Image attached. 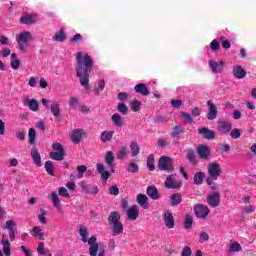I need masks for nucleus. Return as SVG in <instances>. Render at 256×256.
<instances>
[{
  "label": "nucleus",
  "mask_w": 256,
  "mask_h": 256,
  "mask_svg": "<svg viewBox=\"0 0 256 256\" xmlns=\"http://www.w3.org/2000/svg\"><path fill=\"white\" fill-rule=\"evenodd\" d=\"M76 62V76L79 77L82 87L89 89V73H91L93 68V59L89 54L78 52L76 54Z\"/></svg>",
  "instance_id": "obj_1"
},
{
  "label": "nucleus",
  "mask_w": 256,
  "mask_h": 256,
  "mask_svg": "<svg viewBox=\"0 0 256 256\" xmlns=\"http://www.w3.org/2000/svg\"><path fill=\"white\" fill-rule=\"evenodd\" d=\"M79 235L82 238L83 243H88L90 246L89 253L91 256H97V252L99 251V243H97V237L92 236L89 237V232L87 231V228H80Z\"/></svg>",
  "instance_id": "obj_2"
},
{
  "label": "nucleus",
  "mask_w": 256,
  "mask_h": 256,
  "mask_svg": "<svg viewBox=\"0 0 256 256\" xmlns=\"http://www.w3.org/2000/svg\"><path fill=\"white\" fill-rule=\"evenodd\" d=\"M108 223L111 226L113 235H121L123 233V223L121 222V215L118 212L110 213Z\"/></svg>",
  "instance_id": "obj_3"
},
{
  "label": "nucleus",
  "mask_w": 256,
  "mask_h": 256,
  "mask_svg": "<svg viewBox=\"0 0 256 256\" xmlns=\"http://www.w3.org/2000/svg\"><path fill=\"white\" fill-rule=\"evenodd\" d=\"M53 151L58 152H50L49 157L50 159H53V161H63L65 159V149H63V146L61 143L56 142L52 144Z\"/></svg>",
  "instance_id": "obj_4"
},
{
  "label": "nucleus",
  "mask_w": 256,
  "mask_h": 256,
  "mask_svg": "<svg viewBox=\"0 0 256 256\" xmlns=\"http://www.w3.org/2000/svg\"><path fill=\"white\" fill-rule=\"evenodd\" d=\"M33 39V35L29 31H22L16 36V42L20 51H25V46Z\"/></svg>",
  "instance_id": "obj_5"
},
{
  "label": "nucleus",
  "mask_w": 256,
  "mask_h": 256,
  "mask_svg": "<svg viewBox=\"0 0 256 256\" xmlns=\"http://www.w3.org/2000/svg\"><path fill=\"white\" fill-rule=\"evenodd\" d=\"M223 171L221 170V165L217 162H211L208 164V175L214 181H217L221 176Z\"/></svg>",
  "instance_id": "obj_6"
},
{
  "label": "nucleus",
  "mask_w": 256,
  "mask_h": 256,
  "mask_svg": "<svg viewBox=\"0 0 256 256\" xmlns=\"http://www.w3.org/2000/svg\"><path fill=\"white\" fill-rule=\"evenodd\" d=\"M161 171H173V160L170 157L162 156L158 161Z\"/></svg>",
  "instance_id": "obj_7"
},
{
  "label": "nucleus",
  "mask_w": 256,
  "mask_h": 256,
  "mask_svg": "<svg viewBox=\"0 0 256 256\" xmlns=\"http://www.w3.org/2000/svg\"><path fill=\"white\" fill-rule=\"evenodd\" d=\"M164 185L166 189H179L181 187V180H177L176 175H169Z\"/></svg>",
  "instance_id": "obj_8"
},
{
  "label": "nucleus",
  "mask_w": 256,
  "mask_h": 256,
  "mask_svg": "<svg viewBox=\"0 0 256 256\" xmlns=\"http://www.w3.org/2000/svg\"><path fill=\"white\" fill-rule=\"evenodd\" d=\"M50 200L54 209H56L57 213L63 215V208L61 207V199L59 198V194H57V192L55 191L51 192Z\"/></svg>",
  "instance_id": "obj_9"
},
{
  "label": "nucleus",
  "mask_w": 256,
  "mask_h": 256,
  "mask_svg": "<svg viewBox=\"0 0 256 256\" xmlns=\"http://www.w3.org/2000/svg\"><path fill=\"white\" fill-rule=\"evenodd\" d=\"M194 213L198 219H205V217L210 213L209 207L202 204H196L194 207Z\"/></svg>",
  "instance_id": "obj_10"
},
{
  "label": "nucleus",
  "mask_w": 256,
  "mask_h": 256,
  "mask_svg": "<svg viewBox=\"0 0 256 256\" xmlns=\"http://www.w3.org/2000/svg\"><path fill=\"white\" fill-rule=\"evenodd\" d=\"M163 221L167 229H173V227H175V217H173L171 211L164 212Z\"/></svg>",
  "instance_id": "obj_11"
},
{
  "label": "nucleus",
  "mask_w": 256,
  "mask_h": 256,
  "mask_svg": "<svg viewBox=\"0 0 256 256\" xmlns=\"http://www.w3.org/2000/svg\"><path fill=\"white\" fill-rule=\"evenodd\" d=\"M17 223L14 220H7L6 224L2 227V229H7L9 231L10 241H15V227Z\"/></svg>",
  "instance_id": "obj_12"
},
{
  "label": "nucleus",
  "mask_w": 256,
  "mask_h": 256,
  "mask_svg": "<svg viewBox=\"0 0 256 256\" xmlns=\"http://www.w3.org/2000/svg\"><path fill=\"white\" fill-rule=\"evenodd\" d=\"M207 203L210 207H219L221 203V195L217 192H213L212 194L208 195Z\"/></svg>",
  "instance_id": "obj_13"
},
{
  "label": "nucleus",
  "mask_w": 256,
  "mask_h": 256,
  "mask_svg": "<svg viewBox=\"0 0 256 256\" xmlns=\"http://www.w3.org/2000/svg\"><path fill=\"white\" fill-rule=\"evenodd\" d=\"M24 107H28L30 111H39V102L36 99L24 98L22 100Z\"/></svg>",
  "instance_id": "obj_14"
},
{
  "label": "nucleus",
  "mask_w": 256,
  "mask_h": 256,
  "mask_svg": "<svg viewBox=\"0 0 256 256\" xmlns=\"http://www.w3.org/2000/svg\"><path fill=\"white\" fill-rule=\"evenodd\" d=\"M225 65V62L223 60L217 62L215 60H210L209 61V67L212 71V73H221L223 71V67Z\"/></svg>",
  "instance_id": "obj_15"
},
{
  "label": "nucleus",
  "mask_w": 256,
  "mask_h": 256,
  "mask_svg": "<svg viewBox=\"0 0 256 256\" xmlns=\"http://www.w3.org/2000/svg\"><path fill=\"white\" fill-rule=\"evenodd\" d=\"M126 215L128 221H137L139 218V208L137 206H131L127 210Z\"/></svg>",
  "instance_id": "obj_16"
},
{
  "label": "nucleus",
  "mask_w": 256,
  "mask_h": 256,
  "mask_svg": "<svg viewBox=\"0 0 256 256\" xmlns=\"http://www.w3.org/2000/svg\"><path fill=\"white\" fill-rule=\"evenodd\" d=\"M30 235L40 241H45V234H43V228L41 226H34L30 230Z\"/></svg>",
  "instance_id": "obj_17"
},
{
  "label": "nucleus",
  "mask_w": 256,
  "mask_h": 256,
  "mask_svg": "<svg viewBox=\"0 0 256 256\" xmlns=\"http://www.w3.org/2000/svg\"><path fill=\"white\" fill-rule=\"evenodd\" d=\"M38 17L35 14H26L20 18V23L24 25H33V23H37Z\"/></svg>",
  "instance_id": "obj_18"
},
{
  "label": "nucleus",
  "mask_w": 256,
  "mask_h": 256,
  "mask_svg": "<svg viewBox=\"0 0 256 256\" xmlns=\"http://www.w3.org/2000/svg\"><path fill=\"white\" fill-rule=\"evenodd\" d=\"M233 128V124L227 121H219L218 122V131L219 133L227 134Z\"/></svg>",
  "instance_id": "obj_19"
},
{
  "label": "nucleus",
  "mask_w": 256,
  "mask_h": 256,
  "mask_svg": "<svg viewBox=\"0 0 256 256\" xmlns=\"http://www.w3.org/2000/svg\"><path fill=\"white\" fill-rule=\"evenodd\" d=\"M207 106L210 109L207 114V119H209V121H213V119H217V107H215V104H213L211 100H208Z\"/></svg>",
  "instance_id": "obj_20"
},
{
  "label": "nucleus",
  "mask_w": 256,
  "mask_h": 256,
  "mask_svg": "<svg viewBox=\"0 0 256 256\" xmlns=\"http://www.w3.org/2000/svg\"><path fill=\"white\" fill-rule=\"evenodd\" d=\"M2 246H3V253L5 256H11V242H9V239L7 236L3 235L2 236Z\"/></svg>",
  "instance_id": "obj_21"
},
{
  "label": "nucleus",
  "mask_w": 256,
  "mask_h": 256,
  "mask_svg": "<svg viewBox=\"0 0 256 256\" xmlns=\"http://www.w3.org/2000/svg\"><path fill=\"white\" fill-rule=\"evenodd\" d=\"M114 161H115V155L113 154V152L108 151L106 152L105 155V163L106 165H108V167L111 168V173H115V168H114Z\"/></svg>",
  "instance_id": "obj_22"
},
{
  "label": "nucleus",
  "mask_w": 256,
  "mask_h": 256,
  "mask_svg": "<svg viewBox=\"0 0 256 256\" xmlns=\"http://www.w3.org/2000/svg\"><path fill=\"white\" fill-rule=\"evenodd\" d=\"M30 155L37 167H41V154H39V150L37 147L33 146L30 152Z\"/></svg>",
  "instance_id": "obj_23"
},
{
  "label": "nucleus",
  "mask_w": 256,
  "mask_h": 256,
  "mask_svg": "<svg viewBox=\"0 0 256 256\" xmlns=\"http://www.w3.org/2000/svg\"><path fill=\"white\" fill-rule=\"evenodd\" d=\"M197 153L200 159H207L209 155H211V152L209 151V147H207L206 145H199L197 147Z\"/></svg>",
  "instance_id": "obj_24"
},
{
  "label": "nucleus",
  "mask_w": 256,
  "mask_h": 256,
  "mask_svg": "<svg viewBox=\"0 0 256 256\" xmlns=\"http://www.w3.org/2000/svg\"><path fill=\"white\" fill-rule=\"evenodd\" d=\"M232 73L236 79H244L247 76V72L240 65L234 66Z\"/></svg>",
  "instance_id": "obj_25"
},
{
  "label": "nucleus",
  "mask_w": 256,
  "mask_h": 256,
  "mask_svg": "<svg viewBox=\"0 0 256 256\" xmlns=\"http://www.w3.org/2000/svg\"><path fill=\"white\" fill-rule=\"evenodd\" d=\"M96 169L98 173H100L103 181H107V179L111 177V173L109 171H105V165H103V163H98L96 165Z\"/></svg>",
  "instance_id": "obj_26"
},
{
  "label": "nucleus",
  "mask_w": 256,
  "mask_h": 256,
  "mask_svg": "<svg viewBox=\"0 0 256 256\" xmlns=\"http://www.w3.org/2000/svg\"><path fill=\"white\" fill-rule=\"evenodd\" d=\"M146 193L150 199H153L154 201H157L161 196L159 195V190H157V187L155 186H149L146 190Z\"/></svg>",
  "instance_id": "obj_27"
},
{
  "label": "nucleus",
  "mask_w": 256,
  "mask_h": 256,
  "mask_svg": "<svg viewBox=\"0 0 256 256\" xmlns=\"http://www.w3.org/2000/svg\"><path fill=\"white\" fill-rule=\"evenodd\" d=\"M50 111L54 117H61V104L58 101H53L50 105Z\"/></svg>",
  "instance_id": "obj_28"
},
{
  "label": "nucleus",
  "mask_w": 256,
  "mask_h": 256,
  "mask_svg": "<svg viewBox=\"0 0 256 256\" xmlns=\"http://www.w3.org/2000/svg\"><path fill=\"white\" fill-rule=\"evenodd\" d=\"M114 135H115V131L105 130L100 134V141L102 143H107V142L111 141V139H113Z\"/></svg>",
  "instance_id": "obj_29"
},
{
  "label": "nucleus",
  "mask_w": 256,
  "mask_h": 256,
  "mask_svg": "<svg viewBox=\"0 0 256 256\" xmlns=\"http://www.w3.org/2000/svg\"><path fill=\"white\" fill-rule=\"evenodd\" d=\"M111 121L115 127H123L125 125V120H123V117H121L119 114H113Z\"/></svg>",
  "instance_id": "obj_30"
},
{
  "label": "nucleus",
  "mask_w": 256,
  "mask_h": 256,
  "mask_svg": "<svg viewBox=\"0 0 256 256\" xmlns=\"http://www.w3.org/2000/svg\"><path fill=\"white\" fill-rule=\"evenodd\" d=\"M136 201L140 207L143 209H147V202L149 201V198L145 194H138L136 197Z\"/></svg>",
  "instance_id": "obj_31"
},
{
  "label": "nucleus",
  "mask_w": 256,
  "mask_h": 256,
  "mask_svg": "<svg viewBox=\"0 0 256 256\" xmlns=\"http://www.w3.org/2000/svg\"><path fill=\"white\" fill-rule=\"evenodd\" d=\"M135 91L136 93H139L140 95H143L144 97H147V95H149V89H147V85L145 84H137L135 86Z\"/></svg>",
  "instance_id": "obj_32"
},
{
  "label": "nucleus",
  "mask_w": 256,
  "mask_h": 256,
  "mask_svg": "<svg viewBox=\"0 0 256 256\" xmlns=\"http://www.w3.org/2000/svg\"><path fill=\"white\" fill-rule=\"evenodd\" d=\"M81 137H83V130H73L72 131V135H71V141L72 143H79V141H81Z\"/></svg>",
  "instance_id": "obj_33"
},
{
  "label": "nucleus",
  "mask_w": 256,
  "mask_h": 256,
  "mask_svg": "<svg viewBox=\"0 0 256 256\" xmlns=\"http://www.w3.org/2000/svg\"><path fill=\"white\" fill-rule=\"evenodd\" d=\"M200 135H204L205 139H215V132L207 129V128H202L198 131Z\"/></svg>",
  "instance_id": "obj_34"
},
{
  "label": "nucleus",
  "mask_w": 256,
  "mask_h": 256,
  "mask_svg": "<svg viewBox=\"0 0 256 256\" xmlns=\"http://www.w3.org/2000/svg\"><path fill=\"white\" fill-rule=\"evenodd\" d=\"M21 67V61L17 59V54L12 53L11 54V68L14 69V71H17Z\"/></svg>",
  "instance_id": "obj_35"
},
{
  "label": "nucleus",
  "mask_w": 256,
  "mask_h": 256,
  "mask_svg": "<svg viewBox=\"0 0 256 256\" xmlns=\"http://www.w3.org/2000/svg\"><path fill=\"white\" fill-rule=\"evenodd\" d=\"M170 200H171L172 207H175L183 201V198L181 197V194L175 193L170 196Z\"/></svg>",
  "instance_id": "obj_36"
},
{
  "label": "nucleus",
  "mask_w": 256,
  "mask_h": 256,
  "mask_svg": "<svg viewBox=\"0 0 256 256\" xmlns=\"http://www.w3.org/2000/svg\"><path fill=\"white\" fill-rule=\"evenodd\" d=\"M131 157H137L139 155L141 149L139 148V144L137 142H132L130 144Z\"/></svg>",
  "instance_id": "obj_37"
},
{
  "label": "nucleus",
  "mask_w": 256,
  "mask_h": 256,
  "mask_svg": "<svg viewBox=\"0 0 256 256\" xmlns=\"http://www.w3.org/2000/svg\"><path fill=\"white\" fill-rule=\"evenodd\" d=\"M255 211H256V206L253 204H249V205L242 207V213L244 215H251V214L255 213Z\"/></svg>",
  "instance_id": "obj_38"
},
{
  "label": "nucleus",
  "mask_w": 256,
  "mask_h": 256,
  "mask_svg": "<svg viewBox=\"0 0 256 256\" xmlns=\"http://www.w3.org/2000/svg\"><path fill=\"white\" fill-rule=\"evenodd\" d=\"M45 170H46V173H48V175L55 177V167L53 166V162L46 161L45 162Z\"/></svg>",
  "instance_id": "obj_39"
},
{
  "label": "nucleus",
  "mask_w": 256,
  "mask_h": 256,
  "mask_svg": "<svg viewBox=\"0 0 256 256\" xmlns=\"http://www.w3.org/2000/svg\"><path fill=\"white\" fill-rule=\"evenodd\" d=\"M67 39V36L65 35V31L63 29H60L58 32L54 35V41L63 42Z\"/></svg>",
  "instance_id": "obj_40"
},
{
  "label": "nucleus",
  "mask_w": 256,
  "mask_h": 256,
  "mask_svg": "<svg viewBox=\"0 0 256 256\" xmlns=\"http://www.w3.org/2000/svg\"><path fill=\"white\" fill-rule=\"evenodd\" d=\"M82 189L88 195H97V193H99V188H97V186H93V187L89 188L87 185H83Z\"/></svg>",
  "instance_id": "obj_41"
},
{
  "label": "nucleus",
  "mask_w": 256,
  "mask_h": 256,
  "mask_svg": "<svg viewBox=\"0 0 256 256\" xmlns=\"http://www.w3.org/2000/svg\"><path fill=\"white\" fill-rule=\"evenodd\" d=\"M243 248L241 247V244L239 242H233L229 246V252L230 253H239Z\"/></svg>",
  "instance_id": "obj_42"
},
{
  "label": "nucleus",
  "mask_w": 256,
  "mask_h": 256,
  "mask_svg": "<svg viewBox=\"0 0 256 256\" xmlns=\"http://www.w3.org/2000/svg\"><path fill=\"white\" fill-rule=\"evenodd\" d=\"M203 179H205V173L197 172L194 175V183H195V185H201L203 183Z\"/></svg>",
  "instance_id": "obj_43"
},
{
  "label": "nucleus",
  "mask_w": 256,
  "mask_h": 256,
  "mask_svg": "<svg viewBox=\"0 0 256 256\" xmlns=\"http://www.w3.org/2000/svg\"><path fill=\"white\" fill-rule=\"evenodd\" d=\"M147 167L149 171H155V157L150 154L147 158Z\"/></svg>",
  "instance_id": "obj_44"
},
{
  "label": "nucleus",
  "mask_w": 256,
  "mask_h": 256,
  "mask_svg": "<svg viewBox=\"0 0 256 256\" xmlns=\"http://www.w3.org/2000/svg\"><path fill=\"white\" fill-rule=\"evenodd\" d=\"M126 171L128 173H137L139 171V165L135 162H130L126 167Z\"/></svg>",
  "instance_id": "obj_45"
},
{
  "label": "nucleus",
  "mask_w": 256,
  "mask_h": 256,
  "mask_svg": "<svg viewBox=\"0 0 256 256\" xmlns=\"http://www.w3.org/2000/svg\"><path fill=\"white\" fill-rule=\"evenodd\" d=\"M28 137H29L30 145H35V139L37 137V132L33 128L29 129Z\"/></svg>",
  "instance_id": "obj_46"
},
{
  "label": "nucleus",
  "mask_w": 256,
  "mask_h": 256,
  "mask_svg": "<svg viewBox=\"0 0 256 256\" xmlns=\"http://www.w3.org/2000/svg\"><path fill=\"white\" fill-rule=\"evenodd\" d=\"M68 105L71 107V109H77V107H79V98L70 97Z\"/></svg>",
  "instance_id": "obj_47"
},
{
  "label": "nucleus",
  "mask_w": 256,
  "mask_h": 256,
  "mask_svg": "<svg viewBox=\"0 0 256 256\" xmlns=\"http://www.w3.org/2000/svg\"><path fill=\"white\" fill-rule=\"evenodd\" d=\"M243 133V130L238 129V128H234L231 132H230V137L232 139H239V137H241Z\"/></svg>",
  "instance_id": "obj_48"
},
{
  "label": "nucleus",
  "mask_w": 256,
  "mask_h": 256,
  "mask_svg": "<svg viewBox=\"0 0 256 256\" xmlns=\"http://www.w3.org/2000/svg\"><path fill=\"white\" fill-rule=\"evenodd\" d=\"M141 107V102L138 100H133L130 104L131 111H134V113H137Z\"/></svg>",
  "instance_id": "obj_49"
},
{
  "label": "nucleus",
  "mask_w": 256,
  "mask_h": 256,
  "mask_svg": "<svg viewBox=\"0 0 256 256\" xmlns=\"http://www.w3.org/2000/svg\"><path fill=\"white\" fill-rule=\"evenodd\" d=\"M58 195H60V197H66L67 199L71 197V194H69V191L65 187L58 188Z\"/></svg>",
  "instance_id": "obj_50"
},
{
  "label": "nucleus",
  "mask_w": 256,
  "mask_h": 256,
  "mask_svg": "<svg viewBox=\"0 0 256 256\" xmlns=\"http://www.w3.org/2000/svg\"><path fill=\"white\" fill-rule=\"evenodd\" d=\"M40 211L41 213L38 215V221H40L42 225H45V223H47V217H45V215H47V212H45V210L43 209H41Z\"/></svg>",
  "instance_id": "obj_51"
},
{
  "label": "nucleus",
  "mask_w": 256,
  "mask_h": 256,
  "mask_svg": "<svg viewBox=\"0 0 256 256\" xmlns=\"http://www.w3.org/2000/svg\"><path fill=\"white\" fill-rule=\"evenodd\" d=\"M77 171H78V179H83V173L87 172V166L85 165L77 166Z\"/></svg>",
  "instance_id": "obj_52"
},
{
  "label": "nucleus",
  "mask_w": 256,
  "mask_h": 256,
  "mask_svg": "<svg viewBox=\"0 0 256 256\" xmlns=\"http://www.w3.org/2000/svg\"><path fill=\"white\" fill-rule=\"evenodd\" d=\"M193 226V217L187 216L184 222L185 229H191Z\"/></svg>",
  "instance_id": "obj_53"
},
{
  "label": "nucleus",
  "mask_w": 256,
  "mask_h": 256,
  "mask_svg": "<svg viewBox=\"0 0 256 256\" xmlns=\"http://www.w3.org/2000/svg\"><path fill=\"white\" fill-rule=\"evenodd\" d=\"M205 241H209V234L207 232H200L199 242L200 243H205Z\"/></svg>",
  "instance_id": "obj_54"
},
{
  "label": "nucleus",
  "mask_w": 256,
  "mask_h": 256,
  "mask_svg": "<svg viewBox=\"0 0 256 256\" xmlns=\"http://www.w3.org/2000/svg\"><path fill=\"white\" fill-rule=\"evenodd\" d=\"M126 156H127V148H121V149L117 152V158H118V159H125Z\"/></svg>",
  "instance_id": "obj_55"
},
{
  "label": "nucleus",
  "mask_w": 256,
  "mask_h": 256,
  "mask_svg": "<svg viewBox=\"0 0 256 256\" xmlns=\"http://www.w3.org/2000/svg\"><path fill=\"white\" fill-rule=\"evenodd\" d=\"M187 159H189L190 163H195V152H193V150H187Z\"/></svg>",
  "instance_id": "obj_56"
},
{
  "label": "nucleus",
  "mask_w": 256,
  "mask_h": 256,
  "mask_svg": "<svg viewBox=\"0 0 256 256\" xmlns=\"http://www.w3.org/2000/svg\"><path fill=\"white\" fill-rule=\"evenodd\" d=\"M37 253L38 255H45V243L39 242L37 247Z\"/></svg>",
  "instance_id": "obj_57"
},
{
  "label": "nucleus",
  "mask_w": 256,
  "mask_h": 256,
  "mask_svg": "<svg viewBox=\"0 0 256 256\" xmlns=\"http://www.w3.org/2000/svg\"><path fill=\"white\" fill-rule=\"evenodd\" d=\"M118 111L120 113H123V115H127V111H128L127 105H125V103H119L118 104Z\"/></svg>",
  "instance_id": "obj_58"
},
{
  "label": "nucleus",
  "mask_w": 256,
  "mask_h": 256,
  "mask_svg": "<svg viewBox=\"0 0 256 256\" xmlns=\"http://www.w3.org/2000/svg\"><path fill=\"white\" fill-rule=\"evenodd\" d=\"M182 118L184 119L185 123H193V118H191V114L182 112Z\"/></svg>",
  "instance_id": "obj_59"
},
{
  "label": "nucleus",
  "mask_w": 256,
  "mask_h": 256,
  "mask_svg": "<svg viewBox=\"0 0 256 256\" xmlns=\"http://www.w3.org/2000/svg\"><path fill=\"white\" fill-rule=\"evenodd\" d=\"M181 133H183V129L181 128V126H175L173 128V131H172L173 137H177V135H181Z\"/></svg>",
  "instance_id": "obj_60"
},
{
  "label": "nucleus",
  "mask_w": 256,
  "mask_h": 256,
  "mask_svg": "<svg viewBox=\"0 0 256 256\" xmlns=\"http://www.w3.org/2000/svg\"><path fill=\"white\" fill-rule=\"evenodd\" d=\"M192 253L191 248L189 246H185L181 252V256H191Z\"/></svg>",
  "instance_id": "obj_61"
},
{
  "label": "nucleus",
  "mask_w": 256,
  "mask_h": 256,
  "mask_svg": "<svg viewBox=\"0 0 256 256\" xmlns=\"http://www.w3.org/2000/svg\"><path fill=\"white\" fill-rule=\"evenodd\" d=\"M109 193H110V195L117 196V195H119V188L117 186H110Z\"/></svg>",
  "instance_id": "obj_62"
},
{
  "label": "nucleus",
  "mask_w": 256,
  "mask_h": 256,
  "mask_svg": "<svg viewBox=\"0 0 256 256\" xmlns=\"http://www.w3.org/2000/svg\"><path fill=\"white\" fill-rule=\"evenodd\" d=\"M103 89H105V81L104 80H100L98 82V89H96V95H99V92L103 91Z\"/></svg>",
  "instance_id": "obj_63"
},
{
  "label": "nucleus",
  "mask_w": 256,
  "mask_h": 256,
  "mask_svg": "<svg viewBox=\"0 0 256 256\" xmlns=\"http://www.w3.org/2000/svg\"><path fill=\"white\" fill-rule=\"evenodd\" d=\"M21 249H22V253L25 256H33V252H31V250H29L27 247L21 246Z\"/></svg>",
  "instance_id": "obj_64"
}]
</instances>
